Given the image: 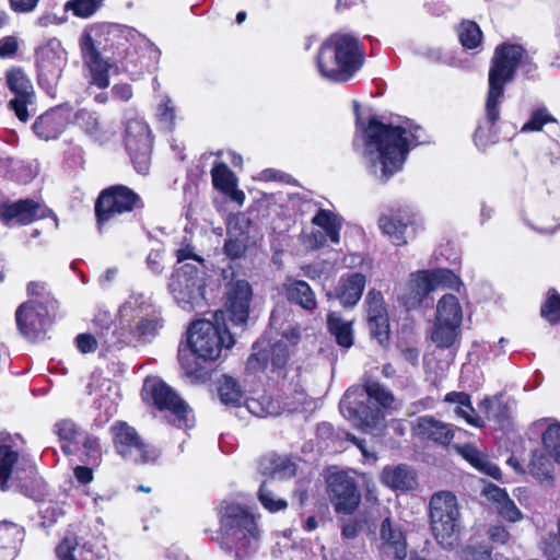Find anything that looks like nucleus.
<instances>
[{"label": "nucleus", "mask_w": 560, "mask_h": 560, "mask_svg": "<svg viewBox=\"0 0 560 560\" xmlns=\"http://www.w3.org/2000/svg\"><path fill=\"white\" fill-rule=\"evenodd\" d=\"M142 398L161 411L170 413V421L179 429L192 425V411L188 405L159 377H147L142 387Z\"/></svg>", "instance_id": "11"}, {"label": "nucleus", "mask_w": 560, "mask_h": 560, "mask_svg": "<svg viewBox=\"0 0 560 560\" xmlns=\"http://www.w3.org/2000/svg\"><path fill=\"white\" fill-rule=\"evenodd\" d=\"M121 347L133 342H150L163 326L161 311L152 299L132 293L119 307Z\"/></svg>", "instance_id": "8"}, {"label": "nucleus", "mask_w": 560, "mask_h": 560, "mask_svg": "<svg viewBox=\"0 0 560 560\" xmlns=\"http://www.w3.org/2000/svg\"><path fill=\"white\" fill-rule=\"evenodd\" d=\"M544 553L548 560H560V537L549 535L544 542Z\"/></svg>", "instance_id": "64"}, {"label": "nucleus", "mask_w": 560, "mask_h": 560, "mask_svg": "<svg viewBox=\"0 0 560 560\" xmlns=\"http://www.w3.org/2000/svg\"><path fill=\"white\" fill-rule=\"evenodd\" d=\"M552 465L545 455L534 453L528 463L529 474L537 480L542 481L551 478Z\"/></svg>", "instance_id": "51"}, {"label": "nucleus", "mask_w": 560, "mask_h": 560, "mask_svg": "<svg viewBox=\"0 0 560 560\" xmlns=\"http://www.w3.org/2000/svg\"><path fill=\"white\" fill-rule=\"evenodd\" d=\"M366 284L361 272H348L340 277L336 288V298L345 307H352L360 301Z\"/></svg>", "instance_id": "27"}, {"label": "nucleus", "mask_w": 560, "mask_h": 560, "mask_svg": "<svg viewBox=\"0 0 560 560\" xmlns=\"http://www.w3.org/2000/svg\"><path fill=\"white\" fill-rule=\"evenodd\" d=\"M382 481L388 488L400 491L412 490L417 486L415 470L405 464L385 467L382 471Z\"/></svg>", "instance_id": "30"}, {"label": "nucleus", "mask_w": 560, "mask_h": 560, "mask_svg": "<svg viewBox=\"0 0 560 560\" xmlns=\"http://www.w3.org/2000/svg\"><path fill=\"white\" fill-rule=\"evenodd\" d=\"M364 62V51L352 34L334 33L319 47L316 67L322 78L332 82H347Z\"/></svg>", "instance_id": "5"}, {"label": "nucleus", "mask_w": 560, "mask_h": 560, "mask_svg": "<svg viewBox=\"0 0 560 560\" xmlns=\"http://www.w3.org/2000/svg\"><path fill=\"white\" fill-rule=\"evenodd\" d=\"M393 393L374 380L351 386L343 394L339 409L345 419L365 433H377L385 427L382 409L392 408Z\"/></svg>", "instance_id": "4"}, {"label": "nucleus", "mask_w": 560, "mask_h": 560, "mask_svg": "<svg viewBox=\"0 0 560 560\" xmlns=\"http://www.w3.org/2000/svg\"><path fill=\"white\" fill-rule=\"evenodd\" d=\"M245 404L247 410L256 417L265 418L278 415L277 407L266 396L261 397L260 399L249 398Z\"/></svg>", "instance_id": "53"}, {"label": "nucleus", "mask_w": 560, "mask_h": 560, "mask_svg": "<svg viewBox=\"0 0 560 560\" xmlns=\"http://www.w3.org/2000/svg\"><path fill=\"white\" fill-rule=\"evenodd\" d=\"M175 106L168 95H161L156 108V117L160 124L167 130H172L175 122Z\"/></svg>", "instance_id": "52"}, {"label": "nucleus", "mask_w": 560, "mask_h": 560, "mask_svg": "<svg viewBox=\"0 0 560 560\" xmlns=\"http://www.w3.org/2000/svg\"><path fill=\"white\" fill-rule=\"evenodd\" d=\"M219 532L215 541L235 560H247L259 548L261 529L258 517L245 505L222 501L218 508Z\"/></svg>", "instance_id": "3"}, {"label": "nucleus", "mask_w": 560, "mask_h": 560, "mask_svg": "<svg viewBox=\"0 0 560 560\" xmlns=\"http://www.w3.org/2000/svg\"><path fill=\"white\" fill-rule=\"evenodd\" d=\"M66 127V118L60 109H51L40 115L33 125L37 137L51 140L59 137Z\"/></svg>", "instance_id": "32"}, {"label": "nucleus", "mask_w": 560, "mask_h": 560, "mask_svg": "<svg viewBox=\"0 0 560 560\" xmlns=\"http://www.w3.org/2000/svg\"><path fill=\"white\" fill-rule=\"evenodd\" d=\"M55 432L63 441H75L79 435L75 423L71 420H61L55 424Z\"/></svg>", "instance_id": "59"}, {"label": "nucleus", "mask_w": 560, "mask_h": 560, "mask_svg": "<svg viewBox=\"0 0 560 560\" xmlns=\"http://www.w3.org/2000/svg\"><path fill=\"white\" fill-rule=\"evenodd\" d=\"M435 319L443 323L462 325L463 308L454 294H444L436 304Z\"/></svg>", "instance_id": "38"}, {"label": "nucleus", "mask_w": 560, "mask_h": 560, "mask_svg": "<svg viewBox=\"0 0 560 560\" xmlns=\"http://www.w3.org/2000/svg\"><path fill=\"white\" fill-rule=\"evenodd\" d=\"M114 446L125 459L135 463H148L158 457L156 451L144 444L136 429L126 422H116L112 425Z\"/></svg>", "instance_id": "16"}, {"label": "nucleus", "mask_w": 560, "mask_h": 560, "mask_svg": "<svg viewBox=\"0 0 560 560\" xmlns=\"http://www.w3.org/2000/svg\"><path fill=\"white\" fill-rule=\"evenodd\" d=\"M327 485L336 512L349 514L358 508L360 493L353 478L345 472H334L329 475Z\"/></svg>", "instance_id": "20"}, {"label": "nucleus", "mask_w": 560, "mask_h": 560, "mask_svg": "<svg viewBox=\"0 0 560 560\" xmlns=\"http://www.w3.org/2000/svg\"><path fill=\"white\" fill-rule=\"evenodd\" d=\"M368 324L371 334L383 342L388 338L389 323L383 294L371 289L365 298Z\"/></svg>", "instance_id": "25"}, {"label": "nucleus", "mask_w": 560, "mask_h": 560, "mask_svg": "<svg viewBox=\"0 0 560 560\" xmlns=\"http://www.w3.org/2000/svg\"><path fill=\"white\" fill-rule=\"evenodd\" d=\"M215 323L199 319L192 323L188 330V345L194 355L203 361H213L221 354L222 349H230L234 339L224 325L219 323V314H214Z\"/></svg>", "instance_id": "10"}, {"label": "nucleus", "mask_w": 560, "mask_h": 560, "mask_svg": "<svg viewBox=\"0 0 560 560\" xmlns=\"http://www.w3.org/2000/svg\"><path fill=\"white\" fill-rule=\"evenodd\" d=\"M23 539V527L10 522L0 523V546L8 549V557L18 553Z\"/></svg>", "instance_id": "42"}, {"label": "nucleus", "mask_w": 560, "mask_h": 560, "mask_svg": "<svg viewBox=\"0 0 560 560\" xmlns=\"http://www.w3.org/2000/svg\"><path fill=\"white\" fill-rule=\"evenodd\" d=\"M258 500L269 512H278L288 506L287 501L278 498L267 481H264L259 487Z\"/></svg>", "instance_id": "50"}, {"label": "nucleus", "mask_w": 560, "mask_h": 560, "mask_svg": "<svg viewBox=\"0 0 560 560\" xmlns=\"http://www.w3.org/2000/svg\"><path fill=\"white\" fill-rule=\"evenodd\" d=\"M211 177L213 186L222 192L232 191L236 187V178L224 163H218L212 167Z\"/></svg>", "instance_id": "44"}, {"label": "nucleus", "mask_w": 560, "mask_h": 560, "mask_svg": "<svg viewBox=\"0 0 560 560\" xmlns=\"http://www.w3.org/2000/svg\"><path fill=\"white\" fill-rule=\"evenodd\" d=\"M541 316L550 323L560 322V295L550 291L547 302L541 307Z\"/></svg>", "instance_id": "56"}, {"label": "nucleus", "mask_w": 560, "mask_h": 560, "mask_svg": "<svg viewBox=\"0 0 560 560\" xmlns=\"http://www.w3.org/2000/svg\"><path fill=\"white\" fill-rule=\"evenodd\" d=\"M218 394L225 406L238 407L243 400L244 392L238 382L229 375H222L218 381Z\"/></svg>", "instance_id": "40"}, {"label": "nucleus", "mask_w": 560, "mask_h": 560, "mask_svg": "<svg viewBox=\"0 0 560 560\" xmlns=\"http://www.w3.org/2000/svg\"><path fill=\"white\" fill-rule=\"evenodd\" d=\"M180 264L172 273L168 290L176 303L185 311H194L205 305L207 267L194 247L186 245L176 250Z\"/></svg>", "instance_id": "6"}, {"label": "nucleus", "mask_w": 560, "mask_h": 560, "mask_svg": "<svg viewBox=\"0 0 560 560\" xmlns=\"http://www.w3.org/2000/svg\"><path fill=\"white\" fill-rule=\"evenodd\" d=\"M102 0H71L67 2L66 9L72 10L73 14L80 18H90L101 7Z\"/></svg>", "instance_id": "54"}, {"label": "nucleus", "mask_w": 560, "mask_h": 560, "mask_svg": "<svg viewBox=\"0 0 560 560\" xmlns=\"http://www.w3.org/2000/svg\"><path fill=\"white\" fill-rule=\"evenodd\" d=\"M549 121H555V119L545 108L535 110L530 115L529 119L523 125L521 131H539L542 126Z\"/></svg>", "instance_id": "57"}, {"label": "nucleus", "mask_w": 560, "mask_h": 560, "mask_svg": "<svg viewBox=\"0 0 560 560\" xmlns=\"http://www.w3.org/2000/svg\"><path fill=\"white\" fill-rule=\"evenodd\" d=\"M52 217L54 226H58V219L45 205L33 199H20L0 203V221L5 226L27 225L36 220Z\"/></svg>", "instance_id": "18"}, {"label": "nucleus", "mask_w": 560, "mask_h": 560, "mask_svg": "<svg viewBox=\"0 0 560 560\" xmlns=\"http://www.w3.org/2000/svg\"><path fill=\"white\" fill-rule=\"evenodd\" d=\"M460 334V325L434 319L431 331L432 342L441 349L451 348Z\"/></svg>", "instance_id": "39"}, {"label": "nucleus", "mask_w": 560, "mask_h": 560, "mask_svg": "<svg viewBox=\"0 0 560 560\" xmlns=\"http://www.w3.org/2000/svg\"><path fill=\"white\" fill-rule=\"evenodd\" d=\"M45 305L34 302H24L15 313L20 331L31 340H40L56 317L58 302L51 294H46Z\"/></svg>", "instance_id": "13"}, {"label": "nucleus", "mask_w": 560, "mask_h": 560, "mask_svg": "<svg viewBox=\"0 0 560 560\" xmlns=\"http://www.w3.org/2000/svg\"><path fill=\"white\" fill-rule=\"evenodd\" d=\"M147 267L155 275H160L164 270L163 249L153 248L147 256Z\"/></svg>", "instance_id": "63"}, {"label": "nucleus", "mask_w": 560, "mask_h": 560, "mask_svg": "<svg viewBox=\"0 0 560 560\" xmlns=\"http://www.w3.org/2000/svg\"><path fill=\"white\" fill-rule=\"evenodd\" d=\"M444 401L455 405L453 412L456 417L464 419L475 428H482L485 420L477 413L471 405L470 396L464 392H450L445 395Z\"/></svg>", "instance_id": "31"}, {"label": "nucleus", "mask_w": 560, "mask_h": 560, "mask_svg": "<svg viewBox=\"0 0 560 560\" xmlns=\"http://www.w3.org/2000/svg\"><path fill=\"white\" fill-rule=\"evenodd\" d=\"M249 236H231L228 235V238L224 244V253L231 259L241 258L248 245Z\"/></svg>", "instance_id": "55"}, {"label": "nucleus", "mask_w": 560, "mask_h": 560, "mask_svg": "<svg viewBox=\"0 0 560 560\" xmlns=\"http://www.w3.org/2000/svg\"><path fill=\"white\" fill-rule=\"evenodd\" d=\"M431 291L427 270H421L411 273L409 280L399 287L397 299L407 310H413L421 305Z\"/></svg>", "instance_id": "26"}, {"label": "nucleus", "mask_w": 560, "mask_h": 560, "mask_svg": "<svg viewBox=\"0 0 560 560\" xmlns=\"http://www.w3.org/2000/svg\"><path fill=\"white\" fill-rule=\"evenodd\" d=\"M93 326L98 336L100 343L108 350L121 347V330L117 331L116 327H114V318L109 311L102 307L97 308L93 318Z\"/></svg>", "instance_id": "28"}, {"label": "nucleus", "mask_w": 560, "mask_h": 560, "mask_svg": "<svg viewBox=\"0 0 560 560\" xmlns=\"http://www.w3.org/2000/svg\"><path fill=\"white\" fill-rule=\"evenodd\" d=\"M253 296L250 284L243 279L231 280L225 290V307L235 325L247 322Z\"/></svg>", "instance_id": "22"}, {"label": "nucleus", "mask_w": 560, "mask_h": 560, "mask_svg": "<svg viewBox=\"0 0 560 560\" xmlns=\"http://www.w3.org/2000/svg\"><path fill=\"white\" fill-rule=\"evenodd\" d=\"M431 529L438 544L444 549H453L459 541V510L456 497L450 491H441L430 500Z\"/></svg>", "instance_id": "9"}, {"label": "nucleus", "mask_w": 560, "mask_h": 560, "mask_svg": "<svg viewBox=\"0 0 560 560\" xmlns=\"http://www.w3.org/2000/svg\"><path fill=\"white\" fill-rule=\"evenodd\" d=\"M77 542L74 538L66 537L57 547L56 553L60 560H77L73 552Z\"/></svg>", "instance_id": "62"}, {"label": "nucleus", "mask_w": 560, "mask_h": 560, "mask_svg": "<svg viewBox=\"0 0 560 560\" xmlns=\"http://www.w3.org/2000/svg\"><path fill=\"white\" fill-rule=\"evenodd\" d=\"M541 439L544 450L548 456L560 465V423H549Z\"/></svg>", "instance_id": "43"}, {"label": "nucleus", "mask_w": 560, "mask_h": 560, "mask_svg": "<svg viewBox=\"0 0 560 560\" xmlns=\"http://www.w3.org/2000/svg\"><path fill=\"white\" fill-rule=\"evenodd\" d=\"M254 352L247 360L246 369L252 372L264 371L270 364L271 372L278 376H287L285 366L290 357L289 346L283 339L270 343L266 339L253 346Z\"/></svg>", "instance_id": "17"}, {"label": "nucleus", "mask_w": 560, "mask_h": 560, "mask_svg": "<svg viewBox=\"0 0 560 560\" xmlns=\"http://www.w3.org/2000/svg\"><path fill=\"white\" fill-rule=\"evenodd\" d=\"M380 551L390 559L407 557L406 533L400 523L390 517H385L380 525Z\"/></svg>", "instance_id": "23"}, {"label": "nucleus", "mask_w": 560, "mask_h": 560, "mask_svg": "<svg viewBox=\"0 0 560 560\" xmlns=\"http://www.w3.org/2000/svg\"><path fill=\"white\" fill-rule=\"evenodd\" d=\"M25 477L20 476V470H16L15 479L20 481V487L22 491L27 495H34L35 490H40L43 486V480L37 477V472L35 466L33 464H27L23 469Z\"/></svg>", "instance_id": "49"}, {"label": "nucleus", "mask_w": 560, "mask_h": 560, "mask_svg": "<svg viewBox=\"0 0 560 560\" xmlns=\"http://www.w3.org/2000/svg\"><path fill=\"white\" fill-rule=\"evenodd\" d=\"M517 67L530 71V62L525 49L520 45L503 44L498 46L489 70L488 94L486 101L487 119L494 125L500 118V104L504 95V86L514 80Z\"/></svg>", "instance_id": "7"}, {"label": "nucleus", "mask_w": 560, "mask_h": 560, "mask_svg": "<svg viewBox=\"0 0 560 560\" xmlns=\"http://www.w3.org/2000/svg\"><path fill=\"white\" fill-rule=\"evenodd\" d=\"M141 198L132 189L124 185H115L104 189L95 203L98 229L117 221L125 213L141 207Z\"/></svg>", "instance_id": "12"}, {"label": "nucleus", "mask_w": 560, "mask_h": 560, "mask_svg": "<svg viewBox=\"0 0 560 560\" xmlns=\"http://www.w3.org/2000/svg\"><path fill=\"white\" fill-rule=\"evenodd\" d=\"M417 430L419 435L442 445L450 444L454 438V432L448 424L428 416L418 419Z\"/></svg>", "instance_id": "35"}, {"label": "nucleus", "mask_w": 560, "mask_h": 560, "mask_svg": "<svg viewBox=\"0 0 560 560\" xmlns=\"http://www.w3.org/2000/svg\"><path fill=\"white\" fill-rule=\"evenodd\" d=\"M258 470L264 476L273 479H284L295 474V465L287 456L268 454L259 459Z\"/></svg>", "instance_id": "33"}, {"label": "nucleus", "mask_w": 560, "mask_h": 560, "mask_svg": "<svg viewBox=\"0 0 560 560\" xmlns=\"http://www.w3.org/2000/svg\"><path fill=\"white\" fill-rule=\"evenodd\" d=\"M415 215L408 211H398L393 214H384L378 220L382 232L388 236L395 246L407 244L413 237L417 228Z\"/></svg>", "instance_id": "24"}, {"label": "nucleus", "mask_w": 560, "mask_h": 560, "mask_svg": "<svg viewBox=\"0 0 560 560\" xmlns=\"http://www.w3.org/2000/svg\"><path fill=\"white\" fill-rule=\"evenodd\" d=\"M327 326L339 346L343 348H350L352 346L353 331L350 322L345 320L340 315L332 312L328 314Z\"/></svg>", "instance_id": "41"}, {"label": "nucleus", "mask_w": 560, "mask_h": 560, "mask_svg": "<svg viewBox=\"0 0 560 560\" xmlns=\"http://www.w3.org/2000/svg\"><path fill=\"white\" fill-rule=\"evenodd\" d=\"M75 124L90 137L100 138L102 135V126L98 116L88 109H80L74 116Z\"/></svg>", "instance_id": "45"}, {"label": "nucleus", "mask_w": 560, "mask_h": 560, "mask_svg": "<svg viewBox=\"0 0 560 560\" xmlns=\"http://www.w3.org/2000/svg\"><path fill=\"white\" fill-rule=\"evenodd\" d=\"M457 33L460 44L465 48L472 49L481 43L482 33L477 23L472 21L463 22Z\"/></svg>", "instance_id": "48"}, {"label": "nucleus", "mask_w": 560, "mask_h": 560, "mask_svg": "<svg viewBox=\"0 0 560 560\" xmlns=\"http://www.w3.org/2000/svg\"><path fill=\"white\" fill-rule=\"evenodd\" d=\"M198 357L190 353L185 354L184 351H179V362L186 374L192 382H203L207 376V372L198 362Z\"/></svg>", "instance_id": "47"}, {"label": "nucleus", "mask_w": 560, "mask_h": 560, "mask_svg": "<svg viewBox=\"0 0 560 560\" xmlns=\"http://www.w3.org/2000/svg\"><path fill=\"white\" fill-rule=\"evenodd\" d=\"M249 220L244 214H238L230 219L228 223V235L231 236H248Z\"/></svg>", "instance_id": "58"}, {"label": "nucleus", "mask_w": 560, "mask_h": 560, "mask_svg": "<svg viewBox=\"0 0 560 560\" xmlns=\"http://www.w3.org/2000/svg\"><path fill=\"white\" fill-rule=\"evenodd\" d=\"M485 493L487 498L495 504L499 515L504 520L514 523L523 518L522 512L514 501L510 499L505 490L491 485L486 488Z\"/></svg>", "instance_id": "34"}, {"label": "nucleus", "mask_w": 560, "mask_h": 560, "mask_svg": "<svg viewBox=\"0 0 560 560\" xmlns=\"http://www.w3.org/2000/svg\"><path fill=\"white\" fill-rule=\"evenodd\" d=\"M125 145L135 170L145 174L150 167L152 139L149 126L143 119L132 118L127 121Z\"/></svg>", "instance_id": "15"}, {"label": "nucleus", "mask_w": 560, "mask_h": 560, "mask_svg": "<svg viewBox=\"0 0 560 560\" xmlns=\"http://www.w3.org/2000/svg\"><path fill=\"white\" fill-rule=\"evenodd\" d=\"M283 292L290 303L299 305L307 312L317 308V300L315 292L304 280L288 279L283 283Z\"/></svg>", "instance_id": "29"}, {"label": "nucleus", "mask_w": 560, "mask_h": 560, "mask_svg": "<svg viewBox=\"0 0 560 560\" xmlns=\"http://www.w3.org/2000/svg\"><path fill=\"white\" fill-rule=\"evenodd\" d=\"M361 131L362 156L373 176L387 182L400 172L413 148L425 142L424 130L410 120L401 124H385L377 117H370L368 124L357 116Z\"/></svg>", "instance_id": "1"}, {"label": "nucleus", "mask_w": 560, "mask_h": 560, "mask_svg": "<svg viewBox=\"0 0 560 560\" xmlns=\"http://www.w3.org/2000/svg\"><path fill=\"white\" fill-rule=\"evenodd\" d=\"M455 448L471 466H474L479 471L497 480L501 478L500 468L491 460H489V458L483 453L478 451L474 445H456Z\"/></svg>", "instance_id": "37"}, {"label": "nucleus", "mask_w": 560, "mask_h": 560, "mask_svg": "<svg viewBox=\"0 0 560 560\" xmlns=\"http://www.w3.org/2000/svg\"><path fill=\"white\" fill-rule=\"evenodd\" d=\"M312 223L317 229L308 235L307 242L311 248L318 249L328 244H339L343 219L338 213L319 209L312 218Z\"/></svg>", "instance_id": "21"}, {"label": "nucleus", "mask_w": 560, "mask_h": 560, "mask_svg": "<svg viewBox=\"0 0 560 560\" xmlns=\"http://www.w3.org/2000/svg\"><path fill=\"white\" fill-rule=\"evenodd\" d=\"M27 292L32 296L27 302L37 303V305H45V295L51 294L50 291L47 290L46 283L44 282H31L27 285Z\"/></svg>", "instance_id": "61"}, {"label": "nucleus", "mask_w": 560, "mask_h": 560, "mask_svg": "<svg viewBox=\"0 0 560 560\" xmlns=\"http://www.w3.org/2000/svg\"><path fill=\"white\" fill-rule=\"evenodd\" d=\"M7 85L14 97L9 102V108L16 117L26 122L30 119L28 106L35 102V91L27 74L21 68H12L5 73Z\"/></svg>", "instance_id": "19"}, {"label": "nucleus", "mask_w": 560, "mask_h": 560, "mask_svg": "<svg viewBox=\"0 0 560 560\" xmlns=\"http://www.w3.org/2000/svg\"><path fill=\"white\" fill-rule=\"evenodd\" d=\"M140 39L141 34L126 25L101 23L86 28L80 38V48L83 62L91 72V83L100 89L109 85L110 65L101 57L98 48L121 50L118 52L120 55L128 50V45Z\"/></svg>", "instance_id": "2"}, {"label": "nucleus", "mask_w": 560, "mask_h": 560, "mask_svg": "<svg viewBox=\"0 0 560 560\" xmlns=\"http://www.w3.org/2000/svg\"><path fill=\"white\" fill-rule=\"evenodd\" d=\"M67 51L60 40L50 38L36 49V66L40 86L52 91L67 66Z\"/></svg>", "instance_id": "14"}, {"label": "nucleus", "mask_w": 560, "mask_h": 560, "mask_svg": "<svg viewBox=\"0 0 560 560\" xmlns=\"http://www.w3.org/2000/svg\"><path fill=\"white\" fill-rule=\"evenodd\" d=\"M427 277L432 285V291L439 288L459 289L462 284L459 278L448 269L427 270Z\"/></svg>", "instance_id": "46"}, {"label": "nucleus", "mask_w": 560, "mask_h": 560, "mask_svg": "<svg viewBox=\"0 0 560 560\" xmlns=\"http://www.w3.org/2000/svg\"><path fill=\"white\" fill-rule=\"evenodd\" d=\"M462 560H491V552L485 546H467L462 550Z\"/></svg>", "instance_id": "60"}, {"label": "nucleus", "mask_w": 560, "mask_h": 560, "mask_svg": "<svg viewBox=\"0 0 560 560\" xmlns=\"http://www.w3.org/2000/svg\"><path fill=\"white\" fill-rule=\"evenodd\" d=\"M19 454L13 450V439L7 432H0V487L8 489V480L18 464Z\"/></svg>", "instance_id": "36"}]
</instances>
